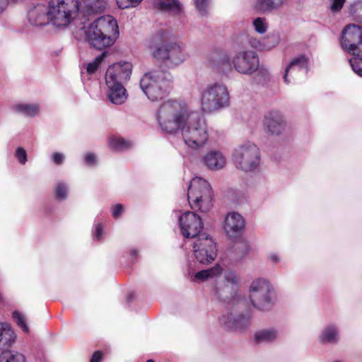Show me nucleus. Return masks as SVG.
I'll return each mask as SVG.
<instances>
[{"instance_id": "2eb2a0df", "label": "nucleus", "mask_w": 362, "mask_h": 362, "mask_svg": "<svg viewBox=\"0 0 362 362\" xmlns=\"http://www.w3.org/2000/svg\"><path fill=\"white\" fill-rule=\"evenodd\" d=\"M132 63L122 61L110 66L105 74V82L125 84L132 73Z\"/></svg>"}, {"instance_id": "aec40b11", "label": "nucleus", "mask_w": 362, "mask_h": 362, "mask_svg": "<svg viewBox=\"0 0 362 362\" xmlns=\"http://www.w3.org/2000/svg\"><path fill=\"white\" fill-rule=\"evenodd\" d=\"M203 164L210 170H220L226 165L225 155L218 150H211L202 158Z\"/></svg>"}, {"instance_id": "f8f14e48", "label": "nucleus", "mask_w": 362, "mask_h": 362, "mask_svg": "<svg viewBox=\"0 0 362 362\" xmlns=\"http://www.w3.org/2000/svg\"><path fill=\"white\" fill-rule=\"evenodd\" d=\"M340 46L351 54H362V27L351 23L341 30Z\"/></svg>"}, {"instance_id": "7c9ffc66", "label": "nucleus", "mask_w": 362, "mask_h": 362, "mask_svg": "<svg viewBox=\"0 0 362 362\" xmlns=\"http://www.w3.org/2000/svg\"><path fill=\"white\" fill-rule=\"evenodd\" d=\"M110 147L115 151H123L130 146L129 141H125L121 137H110L109 139Z\"/></svg>"}, {"instance_id": "b1692460", "label": "nucleus", "mask_w": 362, "mask_h": 362, "mask_svg": "<svg viewBox=\"0 0 362 362\" xmlns=\"http://www.w3.org/2000/svg\"><path fill=\"white\" fill-rule=\"evenodd\" d=\"M16 335L8 324H0V349H6L15 342Z\"/></svg>"}, {"instance_id": "c85d7f7f", "label": "nucleus", "mask_w": 362, "mask_h": 362, "mask_svg": "<svg viewBox=\"0 0 362 362\" xmlns=\"http://www.w3.org/2000/svg\"><path fill=\"white\" fill-rule=\"evenodd\" d=\"M286 0H257L255 8L261 12L276 9L283 5Z\"/></svg>"}, {"instance_id": "1a4fd4ad", "label": "nucleus", "mask_w": 362, "mask_h": 362, "mask_svg": "<svg viewBox=\"0 0 362 362\" xmlns=\"http://www.w3.org/2000/svg\"><path fill=\"white\" fill-rule=\"evenodd\" d=\"M250 299L254 308L261 311H268L274 303L275 294L272 285L265 279L259 278L251 283Z\"/></svg>"}, {"instance_id": "dca6fc26", "label": "nucleus", "mask_w": 362, "mask_h": 362, "mask_svg": "<svg viewBox=\"0 0 362 362\" xmlns=\"http://www.w3.org/2000/svg\"><path fill=\"white\" fill-rule=\"evenodd\" d=\"M309 59L304 54L294 57L285 69L284 79L290 83L300 76H305L308 71Z\"/></svg>"}, {"instance_id": "864d4df0", "label": "nucleus", "mask_w": 362, "mask_h": 362, "mask_svg": "<svg viewBox=\"0 0 362 362\" xmlns=\"http://www.w3.org/2000/svg\"><path fill=\"white\" fill-rule=\"evenodd\" d=\"M146 362H153V360H151V359H149V360H148Z\"/></svg>"}, {"instance_id": "4be33fe9", "label": "nucleus", "mask_w": 362, "mask_h": 362, "mask_svg": "<svg viewBox=\"0 0 362 362\" xmlns=\"http://www.w3.org/2000/svg\"><path fill=\"white\" fill-rule=\"evenodd\" d=\"M249 319L244 315H239L235 317L233 313L223 315L219 318V323L221 326L229 330L242 329L245 327Z\"/></svg>"}, {"instance_id": "6e6552de", "label": "nucleus", "mask_w": 362, "mask_h": 362, "mask_svg": "<svg viewBox=\"0 0 362 362\" xmlns=\"http://www.w3.org/2000/svg\"><path fill=\"white\" fill-rule=\"evenodd\" d=\"M232 160L236 168L244 172H253L260 163L259 149L252 142H244L234 149Z\"/></svg>"}, {"instance_id": "5701e85b", "label": "nucleus", "mask_w": 362, "mask_h": 362, "mask_svg": "<svg viewBox=\"0 0 362 362\" xmlns=\"http://www.w3.org/2000/svg\"><path fill=\"white\" fill-rule=\"evenodd\" d=\"M170 33L164 30H160L154 34L149 40L148 46L151 49L153 58L158 50L164 51V47L169 42Z\"/></svg>"}, {"instance_id": "bb28decb", "label": "nucleus", "mask_w": 362, "mask_h": 362, "mask_svg": "<svg viewBox=\"0 0 362 362\" xmlns=\"http://www.w3.org/2000/svg\"><path fill=\"white\" fill-rule=\"evenodd\" d=\"M279 335L277 329H267L257 332L255 334V340L257 344L269 343L276 340Z\"/></svg>"}, {"instance_id": "09e8293b", "label": "nucleus", "mask_w": 362, "mask_h": 362, "mask_svg": "<svg viewBox=\"0 0 362 362\" xmlns=\"http://www.w3.org/2000/svg\"><path fill=\"white\" fill-rule=\"evenodd\" d=\"M102 359V354L100 351H96L92 356L90 362H100Z\"/></svg>"}, {"instance_id": "49530a36", "label": "nucleus", "mask_w": 362, "mask_h": 362, "mask_svg": "<svg viewBox=\"0 0 362 362\" xmlns=\"http://www.w3.org/2000/svg\"><path fill=\"white\" fill-rule=\"evenodd\" d=\"M13 1L14 0H0V13L6 10L9 3Z\"/></svg>"}, {"instance_id": "20e7f679", "label": "nucleus", "mask_w": 362, "mask_h": 362, "mask_svg": "<svg viewBox=\"0 0 362 362\" xmlns=\"http://www.w3.org/2000/svg\"><path fill=\"white\" fill-rule=\"evenodd\" d=\"M230 93L223 83H213L204 88L200 94L201 110L211 113L226 108L230 105Z\"/></svg>"}, {"instance_id": "412c9836", "label": "nucleus", "mask_w": 362, "mask_h": 362, "mask_svg": "<svg viewBox=\"0 0 362 362\" xmlns=\"http://www.w3.org/2000/svg\"><path fill=\"white\" fill-rule=\"evenodd\" d=\"M106 95L108 100L115 105L123 104L127 99V90L124 84L105 82Z\"/></svg>"}, {"instance_id": "4468645a", "label": "nucleus", "mask_w": 362, "mask_h": 362, "mask_svg": "<svg viewBox=\"0 0 362 362\" xmlns=\"http://www.w3.org/2000/svg\"><path fill=\"white\" fill-rule=\"evenodd\" d=\"M179 225L182 235L186 238L196 239L203 228L201 218L192 211H186L180 216Z\"/></svg>"}, {"instance_id": "37998d69", "label": "nucleus", "mask_w": 362, "mask_h": 362, "mask_svg": "<svg viewBox=\"0 0 362 362\" xmlns=\"http://www.w3.org/2000/svg\"><path fill=\"white\" fill-rule=\"evenodd\" d=\"M123 205L118 204L112 209V215L115 218H117L123 212Z\"/></svg>"}, {"instance_id": "72a5a7b5", "label": "nucleus", "mask_w": 362, "mask_h": 362, "mask_svg": "<svg viewBox=\"0 0 362 362\" xmlns=\"http://www.w3.org/2000/svg\"><path fill=\"white\" fill-rule=\"evenodd\" d=\"M13 317L16 324L22 329L24 332H29V327L25 322L24 315L18 311H14L13 313Z\"/></svg>"}, {"instance_id": "6ab92c4d", "label": "nucleus", "mask_w": 362, "mask_h": 362, "mask_svg": "<svg viewBox=\"0 0 362 362\" xmlns=\"http://www.w3.org/2000/svg\"><path fill=\"white\" fill-rule=\"evenodd\" d=\"M264 126L267 131L275 135L280 134L285 128V121L283 115L276 110L269 112L264 119Z\"/></svg>"}, {"instance_id": "2f4dec72", "label": "nucleus", "mask_w": 362, "mask_h": 362, "mask_svg": "<svg viewBox=\"0 0 362 362\" xmlns=\"http://www.w3.org/2000/svg\"><path fill=\"white\" fill-rule=\"evenodd\" d=\"M105 56L106 52H103L100 55H98L93 62L87 64L86 66L87 73L89 74H94L98 69L100 64L103 61Z\"/></svg>"}, {"instance_id": "393cba45", "label": "nucleus", "mask_w": 362, "mask_h": 362, "mask_svg": "<svg viewBox=\"0 0 362 362\" xmlns=\"http://www.w3.org/2000/svg\"><path fill=\"white\" fill-rule=\"evenodd\" d=\"M154 6L161 11L175 15L181 12V6L178 0H155Z\"/></svg>"}, {"instance_id": "cd10ccee", "label": "nucleus", "mask_w": 362, "mask_h": 362, "mask_svg": "<svg viewBox=\"0 0 362 362\" xmlns=\"http://www.w3.org/2000/svg\"><path fill=\"white\" fill-rule=\"evenodd\" d=\"M13 109L28 117H34L40 112V107L37 104L17 103L13 106Z\"/></svg>"}, {"instance_id": "473e14b6", "label": "nucleus", "mask_w": 362, "mask_h": 362, "mask_svg": "<svg viewBox=\"0 0 362 362\" xmlns=\"http://www.w3.org/2000/svg\"><path fill=\"white\" fill-rule=\"evenodd\" d=\"M354 57L349 59V64L353 71L359 76H362V54H353Z\"/></svg>"}, {"instance_id": "c756f323", "label": "nucleus", "mask_w": 362, "mask_h": 362, "mask_svg": "<svg viewBox=\"0 0 362 362\" xmlns=\"http://www.w3.org/2000/svg\"><path fill=\"white\" fill-rule=\"evenodd\" d=\"M0 362H26V358L21 353L8 350L0 354Z\"/></svg>"}, {"instance_id": "a878e982", "label": "nucleus", "mask_w": 362, "mask_h": 362, "mask_svg": "<svg viewBox=\"0 0 362 362\" xmlns=\"http://www.w3.org/2000/svg\"><path fill=\"white\" fill-rule=\"evenodd\" d=\"M339 339L337 327L334 325L326 326L320 335V340L322 343H337Z\"/></svg>"}, {"instance_id": "7ed1b4c3", "label": "nucleus", "mask_w": 362, "mask_h": 362, "mask_svg": "<svg viewBox=\"0 0 362 362\" xmlns=\"http://www.w3.org/2000/svg\"><path fill=\"white\" fill-rule=\"evenodd\" d=\"M140 88L151 101L165 98L172 90L170 75L161 71H149L140 79Z\"/></svg>"}, {"instance_id": "58836bf2", "label": "nucleus", "mask_w": 362, "mask_h": 362, "mask_svg": "<svg viewBox=\"0 0 362 362\" xmlns=\"http://www.w3.org/2000/svg\"><path fill=\"white\" fill-rule=\"evenodd\" d=\"M346 0H331L329 9L332 13L339 12L344 6Z\"/></svg>"}, {"instance_id": "f704fd0d", "label": "nucleus", "mask_w": 362, "mask_h": 362, "mask_svg": "<svg viewBox=\"0 0 362 362\" xmlns=\"http://www.w3.org/2000/svg\"><path fill=\"white\" fill-rule=\"evenodd\" d=\"M253 26L256 32L259 34H264L267 30V24L264 18H256L252 21Z\"/></svg>"}, {"instance_id": "e433bc0d", "label": "nucleus", "mask_w": 362, "mask_h": 362, "mask_svg": "<svg viewBox=\"0 0 362 362\" xmlns=\"http://www.w3.org/2000/svg\"><path fill=\"white\" fill-rule=\"evenodd\" d=\"M142 0H117V4L121 9L137 6Z\"/></svg>"}, {"instance_id": "8fccbe9b", "label": "nucleus", "mask_w": 362, "mask_h": 362, "mask_svg": "<svg viewBox=\"0 0 362 362\" xmlns=\"http://www.w3.org/2000/svg\"><path fill=\"white\" fill-rule=\"evenodd\" d=\"M250 44L251 45L252 47H255L256 49H264L263 46L262 45L260 42L258 41V40H250Z\"/></svg>"}, {"instance_id": "c9c22d12", "label": "nucleus", "mask_w": 362, "mask_h": 362, "mask_svg": "<svg viewBox=\"0 0 362 362\" xmlns=\"http://www.w3.org/2000/svg\"><path fill=\"white\" fill-rule=\"evenodd\" d=\"M54 191L57 199H64L67 197L68 187L64 182H59L56 185Z\"/></svg>"}, {"instance_id": "f03ea898", "label": "nucleus", "mask_w": 362, "mask_h": 362, "mask_svg": "<svg viewBox=\"0 0 362 362\" xmlns=\"http://www.w3.org/2000/svg\"><path fill=\"white\" fill-rule=\"evenodd\" d=\"M107 6L106 0L77 1V13L81 16L80 31L93 47L102 49L112 46L119 37V31L116 19L110 15L103 16L91 23L86 17L103 12Z\"/></svg>"}, {"instance_id": "f3484780", "label": "nucleus", "mask_w": 362, "mask_h": 362, "mask_svg": "<svg viewBox=\"0 0 362 362\" xmlns=\"http://www.w3.org/2000/svg\"><path fill=\"white\" fill-rule=\"evenodd\" d=\"M245 224V219L240 214L230 212L225 218L223 229L229 238H234L242 234Z\"/></svg>"}, {"instance_id": "0eeeda50", "label": "nucleus", "mask_w": 362, "mask_h": 362, "mask_svg": "<svg viewBox=\"0 0 362 362\" xmlns=\"http://www.w3.org/2000/svg\"><path fill=\"white\" fill-rule=\"evenodd\" d=\"M48 14L52 25L65 28L78 16L77 0H49Z\"/></svg>"}, {"instance_id": "de8ad7c7", "label": "nucleus", "mask_w": 362, "mask_h": 362, "mask_svg": "<svg viewBox=\"0 0 362 362\" xmlns=\"http://www.w3.org/2000/svg\"><path fill=\"white\" fill-rule=\"evenodd\" d=\"M268 259L274 264H277L280 262L281 259L276 253H272L269 255Z\"/></svg>"}, {"instance_id": "603ef678", "label": "nucleus", "mask_w": 362, "mask_h": 362, "mask_svg": "<svg viewBox=\"0 0 362 362\" xmlns=\"http://www.w3.org/2000/svg\"><path fill=\"white\" fill-rule=\"evenodd\" d=\"M361 1L360 0H357V1H354L352 4H351V6H357L358 4H361Z\"/></svg>"}, {"instance_id": "9b49d317", "label": "nucleus", "mask_w": 362, "mask_h": 362, "mask_svg": "<svg viewBox=\"0 0 362 362\" xmlns=\"http://www.w3.org/2000/svg\"><path fill=\"white\" fill-rule=\"evenodd\" d=\"M189 57L186 45L181 41L170 42L164 47V51L158 50L155 59L161 61L168 68H175L184 63Z\"/></svg>"}, {"instance_id": "a19ab883", "label": "nucleus", "mask_w": 362, "mask_h": 362, "mask_svg": "<svg viewBox=\"0 0 362 362\" xmlns=\"http://www.w3.org/2000/svg\"><path fill=\"white\" fill-rule=\"evenodd\" d=\"M232 63L230 57L226 53H221L218 57V65L223 66H230Z\"/></svg>"}, {"instance_id": "ddd939ff", "label": "nucleus", "mask_w": 362, "mask_h": 362, "mask_svg": "<svg viewBox=\"0 0 362 362\" xmlns=\"http://www.w3.org/2000/svg\"><path fill=\"white\" fill-rule=\"evenodd\" d=\"M193 252L196 259L202 264H208L217 256L216 244L208 234H200L193 243Z\"/></svg>"}, {"instance_id": "9d476101", "label": "nucleus", "mask_w": 362, "mask_h": 362, "mask_svg": "<svg viewBox=\"0 0 362 362\" xmlns=\"http://www.w3.org/2000/svg\"><path fill=\"white\" fill-rule=\"evenodd\" d=\"M232 64L235 70L241 74L251 75L257 71V75L261 77L257 79L258 83L264 81L268 76L267 69H259V57L252 50H239L233 57Z\"/></svg>"}, {"instance_id": "4c0bfd02", "label": "nucleus", "mask_w": 362, "mask_h": 362, "mask_svg": "<svg viewBox=\"0 0 362 362\" xmlns=\"http://www.w3.org/2000/svg\"><path fill=\"white\" fill-rule=\"evenodd\" d=\"M209 1V0H194L197 9L202 15L206 13Z\"/></svg>"}, {"instance_id": "f257e3e1", "label": "nucleus", "mask_w": 362, "mask_h": 362, "mask_svg": "<svg viewBox=\"0 0 362 362\" xmlns=\"http://www.w3.org/2000/svg\"><path fill=\"white\" fill-rule=\"evenodd\" d=\"M156 119L162 132L169 134L180 132L184 143L192 149L202 148L209 140L206 120L184 101H164L156 112Z\"/></svg>"}, {"instance_id": "79ce46f5", "label": "nucleus", "mask_w": 362, "mask_h": 362, "mask_svg": "<svg viewBox=\"0 0 362 362\" xmlns=\"http://www.w3.org/2000/svg\"><path fill=\"white\" fill-rule=\"evenodd\" d=\"M65 156L61 153H54L52 156L53 162L57 165H61L64 160Z\"/></svg>"}, {"instance_id": "3c124183", "label": "nucleus", "mask_w": 362, "mask_h": 362, "mask_svg": "<svg viewBox=\"0 0 362 362\" xmlns=\"http://www.w3.org/2000/svg\"><path fill=\"white\" fill-rule=\"evenodd\" d=\"M130 255L132 256V261H134L138 255V251L136 249H132L130 252Z\"/></svg>"}, {"instance_id": "a18cd8bd", "label": "nucleus", "mask_w": 362, "mask_h": 362, "mask_svg": "<svg viewBox=\"0 0 362 362\" xmlns=\"http://www.w3.org/2000/svg\"><path fill=\"white\" fill-rule=\"evenodd\" d=\"M85 162L88 165H93L96 163L95 156L92 153H88L85 156Z\"/></svg>"}, {"instance_id": "423d86ee", "label": "nucleus", "mask_w": 362, "mask_h": 362, "mask_svg": "<svg viewBox=\"0 0 362 362\" xmlns=\"http://www.w3.org/2000/svg\"><path fill=\"white\" fill-rule=\"evenodd\" d=\"M188 201L192 209L209 211L213 206V192L209 183L200 177L192 179L188 187Z\"/></svg>"}, {"instance_id": "39448f33", "label": "nucleus", "mask_w": 362, "mask_h": 362, "mask_svg": "<svg viewBox=\"0 0 362 362\" xmlns=\"http://www.w3.org/2000/svg\"><path fill=\"white\" fill-rule=\"evenodd\" d=\"M223 271V267L216 264L214 267L199 271L194 274L192 278L194 282H203L209 279H214L217 281L218 278L221 277ZM238 277L235 272L229 271L225 273L223 281L216 282V291L220 294L229 293L232 297L238 289Z\"/></svg>"}, {"instance_id": "ea45409f", "label": "nucleus", "mask_w": 362, "mask_h": 362, "mask_svg": "<svg viewBox=\"0 0 362 362\" xmlns=\"http://www.w3.org/2000/svg\"><path fill=\"white\" fill-rule=\"evenodd\" d=\"M15 156L20 163L24 165L27 161V153L22 147L17 148Z\"/></svg>"}, {"instance_id": "a211bd4d", "label": "nucleus", "mask_w": 362, "mask_h": 362, "mask_svg": "<svg viewBox=\"0 0 362 362\" xmlns=\"http://www.w3.org/2000/svg\"><path fill=\"white\" fill-rule=\"evenodd\" d=\"M28 19L30 23L35 26H43L50 23L48 5L37 4L33 6L28 11Z\"/></svg>"}, {"instance_id": "c03bdc74", "label": "nucleus", "mask_w": 362, "mask_h": 362, "mask_svg": "<svg viewBox=\"0 0 362 362\" xmlns=\"http://www.w3.org/2000/svg\"><path fill=\"white\" fill-rule=\"evenodd\" d=\"M93 236L95 240H100L103 237V226L100 223L95 225Z\"/></svg>"}]
</instances>
